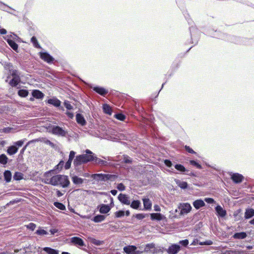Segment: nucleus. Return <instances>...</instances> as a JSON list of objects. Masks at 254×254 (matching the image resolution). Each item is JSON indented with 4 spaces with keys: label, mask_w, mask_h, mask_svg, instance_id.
Listing matches in <instances>:
<instances>
[{
    "label": "nucleus",
    "mask_w": 254,
    "mask_h": 254,
    "mask_svg": "<svg viewBox=\"0 0 254 254\" xmlns=\"http://www.w3.org/2000/svg\"><path fill=\"white\" fill-rule=\"evenodd\" d=\"M86 154H82L76 156L73 161L75 166L80 165L82 164L92 161L94 160V156L92 151L88 149L85 151Z\"/></svg>",
    "instance_id": "nucleus-1"
},
{
    "label": "nucleus",
    "mask_w": 254,
    "mask_h": 254,
    "mask_svg": "<svg viewBox=\"0 0 254 254\" xmlns=\"http://www.w3.org/2000/svg\"><path fill=\"white\" fill-rule=\"evenodd\" d=\"M51 182L52 185L61 186L64 188L67 187L70 184L68 177L62 175L54 176L52 177Z\"/></svg>",
    "instance_id": "nucleus-2"
},
{
    "label": "nucleus",
    "mask_w": 254,
    "mask_h": 254,
    "mask_svg": "<svg viewBox=\"0 0 254 254\" xmlns=\"http://www.w3.org/2000/svg\"><path fill=\"white\" fill-rule=\"evenodd\" d=\"M91 178L97 181H107L114 180L117 178V176L111 174H94L91 175Z\"/></svg>",
    "instance_id": "nucleus-3"
},
{
    "label": "nucleus",
    "mask_w": 254,
    "mask_h": 254,
    "mask_svg": "<svg viewBox=\"0 0 254 254\" xmlns=\"http://www.w3.org/2000/svg\"><path fill=\"white\" fill-rule=\"evenodd\" d=\"M51 132L53 134L62 137H65L67 134V130L58 126H52Z\"/></svg>",
    "instance_id": "nucleus-4"
},
{
    "label": "nucleus",
    "mask_w": 254,
    "mask_h": 254,
    "mask_svg": "<svg viewBox=\"0 0 254 254\" xmlns=\"http://www.w3.org/2000/svg\"><path fill=\"white\" fill-rule=\"evenodd\" d=\"M179 209H181L180 214L183 215L190 212L191 209V206L188 203H181L179 206Z\"/></svg>",
    "instance_id": "nucleus-5"
},
{
    "label": "nucleus",
    "mask_w": 254,
    "mask_h": 254,
    "mask_svg": "<svg viewBox=\"0 0 254 254\" xmlns=\"http://www.w3.org/2000/svg\"><path fill=\"white\" fill-rule=\"evenodd\" d=\"M136 249L134 246H128L124 248V251L127 254H140L139 252L136 251Z\"/></svg>",
    "instance_id": "nucleus-6"
},
{
    "label": "nucleus",
    "mask_w": 254,
    "mask_h": 254,
    "mask_svg": "<svg viewBox=\"0 0 254 254\" xmlns=\"http://www.w3.org/2000/svg\"><path fill=\"white\" fill-rule=\"evenodd\" d=\"M180 246L177 244H173L167 250V252L169 254H177L180 250Z\"/></svg>",
    "instance_id": "nucleus-7"
},
{
    "label": "nucleus",
    "mask_w": 254,
    "mask_h": 254,
    "mask_svg": "<svg viewBox=\"0 0 254 254\" xmlns=\"http://www.w3.org/2000/svg\"><path fill=\"white\" fill-rule=\"evenodd\" d=\"M40 58L48 63H52L54 60V59L46 52H40Z\"/></svg>",
    "instance_id": "nucleus-8"
},
{
    "label": "nucleus",
    "mask_w": 254,
    "mask_h": 254,
    "mask_svg": "<svg viewBox=\"0 0 254 254\" xmlns=\"http://www.w3.org/2000/svg\"><path fill=\"white\" fill-rule=\"evenodd\" d=\"M119 200L122 203L126 205H129L130 201L128 196L125 194L120 193L118 197Z\"/></svg>",
    "instance_id": "nucleus-9"
},
{
    "label": "nucleus",
    "mask_w": 254,
    "mask_h": 254,
    "mask_svg": "<svg viewBox=\"0 0 254 254\" xmlns=\"http://www.w3.org/2000/svg\"><path fill=\"white\" fill-rule=\"evenodd\" d=\"M70 242L75 246H78L80 247L85 246V244L81 238L77 237H72L70 239Z\"/></svg>",
    "instance_id": "nucleus-10"
},
{
    "label": "nucleus",
    "mask_w": 254,
    "mask_h": 254,
    "mask_svg": "<svg viewBox=\"0 0 254 254\" xmlns=\"http://www.w3.org/2000/svg\"><path fill=\"white\" fill-rule=\"evenodd\" d=\"M231 179L235 183H240L242 182L244 177L238 173H235L232 175Z\"/></svg>",
    "instance_id": "nucleus-11"
},
{
    "label": "nucleus",
    "mask_w": 254,
    "mask_h": 254,
    "mask_svg": "<svg viewBox=\"0 0 254 254\" xmlns=\"http://www.w3.org/2000/svg\"><path fill=\"white\" fill-rule=\"evenodd\" d=\"M76 120L77 123L82 126H84L86 124V122L82 115L77 114L76 115Z\"/></svg>",
    "instance_id": "nucleus-12"
},
{
    "label": "nucleus",
    "mask_w": 254,
    "mask_h": 254,
    "mask_svg": "<svg viewBox=\"0 0 254 254\" xmlns=\"http://www.w3.org/2000/svg\"><path fill=\"white\" fill-rule=\"evenodd\" d=\"M93 89L102 96H105L108 92L107 90L101 87H94Z\"/></svg>",
    "instance_id": "nucleus-13"
},
{
    "label": "nucleus",
    "mask_w": 254,
    "mask_h": 254,
    "mask_svg": "<svg viewBox=\"0 0 254 254\" xmlns=\"http://www.w3.org/2000/svg\"><path fill=\"white\" fill-rule=\"evenodd\" d=\"M98 208H99V211L101 213H107L111 209L109 205L104 204L100 205Z\"/></svg>",
    "instance_id": "nucleus-14"
},
{
    "label": "nucleus",
    "mask_w": 254,
    "mask_h": 254,
    "mask_svg": "<svg viewBox=\"0 0 254 254\" xmlns=\"http://www.w3.org/2000/svg\"><path fill=\"white\" fill-rule=\"evenodd\" d=\"M144 208L145 210H150L152 207V202L149 198H143L142 199Z\"/></svg>",
    "instance_id": "nucleus-15"
},
{
    "label": "nucleus",
    "mask_w": 254,
    "mask_h": 254,
    "mask_svg": "<svg viewBox=\"0 0 254 254\" xmlns=\"http://www.w3.org/2000/svg\"><path fill=\"white\" fill-rule=\"evenodd\" d=\"M215 210L218 214L221 217H224L226 215V211L220 205L215 207Z\"/></svg>",
    "instance_id": "nucleus-16"
},
{
    "label": "nucleus",
    "mask_w": 254,
    "mask_h": 254,
    "mask_svg": "<svg viewBox=\"0 0 254 254\" xmlns=\"http://www.w3.org/2000/svg\"><path fill=\"white\" fill-rule=\"evenodd\" d=\"M193 206L197 209L205 205V203L201 199H197L193 202Z\"/></svg>",
    "instance_id": "nucleus-17"
},
{
    "label": "nucleus",
    "mask_w": 254,
    "mask_h": 254,
    "mask_svg": "<svg viewBox=\"0 0 254 254\" xmlns=\"http://www.w3.org/2000/svg\"><path fill=\"white\" fill-rule=\"evenodd\" d=\"M150 217L152 220L160 221L163 219L164 216L161 213H151Z\"/></svg>",
    "instance_id": "nucleus-18"
},
{
    "label": "nucleus",
    "mask_w": 254,
    "mask_h": 254,
    "mask_svg": "<svg viewBox=\"0 0 254 254\" xmlns=\"http://www.w3.org/2000/svg\"><path fill=\"white\" fill-rule=\"evenodd\" d=\"M32 96L37 99H42L44 97V94L38 90H34L32 93Z\"/></svg>",
    "instance_id": "nucleus-19"
},
{
    "label": "nucleus",
    "mask_w": 254,
    "mask_h": 254,
    "mask_svg": "<svg viewBox=\"0 0 254 254\" xmlns=\"http://www.w3.org/2000/svg\"><path fill=\"white\" fill-rule=\"evenodd\" d=\"M93 161H94L96 164L101 166H108L109 165V163L107 161L102 160L95 156H94V160Z\"/></svg>",
    "instance_id": "nucleus-20"
},
{
    "label": "nucleus",
    "mask_w": 254,
    "mask_h": 254,
    "mask_svg": "<svg viewBox=\"0 0 254 254\" xmlns=\"http://www.w3.org/2000/svg\"><path fill=\"white\" fill-rule=\"evenodd\" d=\"M43 251L45 252L47 254H59V251L57 250L52 249L49 247H45L43 249Z\"/></svg>",
    "instance_id": "nucleus-21"
},
{
    "label": "nucleus",
    "mask_w": 254,
    "mask_h": 254,
    "mask_svg": "<svg viewBox=\"0 0 254 254\" xmlns=\"http://www.w3.org/2000/svg\"><path fill=\"white\" fill-rule=\"evenodd\" d=\"M247 235L245 232L236 233L233 236V237L235 239H244L246 238Z\"/></svg>",
    "instance_id": "nucleus-22"
},
{
    "label": "nucleus",
    "mask_w": 254,
    "mask_h": 254,
    "mask_svg": "<svg viewBox=\"0 0 254 254\" xmlns=\"http://www.w3.org/2000/svg\"><path fill=\"white\" fill-rule=\"evenodd\" d=\"M48 103L55 107H59L61 105V101L57 98L50 99L48 100Z\"/></svg>",
    "instance_id": "nucleus-23"
},
{
    "label": "nucleus",
    "mask_w": 254,
    "mask_h": 254,
    "mask_svg": "<svg viewBox=\"0 0 254 254\" xmlns=\"http://www.w3.org/2000/svg\"><path fill=\"white\" fill-rule=\"evenodd\" d=\"M254 216V210L252 208L248 209L245 213V217L249 219Z\"/></svg>",
    "instance_id": "nucleus-24"
},
{
    "label": "nucleus",
    "mask_w": 254,
    "mask_h": 254,
    "mask_svg": "<svg viewBox=\"0 0 254 254\" xmlns=\"http://www.w3.org/2000/svg\"><path fill=\"white\" fill-rule=\"evenodd\" d=\"M18 151V148L15 145L9 146L7 150V152L9 155H12L15 154Z\"/></svg>",
    "instance_id": "nucleus-25"
},
{
    "label": "nucleus",
    "mask_w": 254,
    "mask_h": 254,
    "mask_svg": "<svg viewBox=\"0 0 254 254\" xmlns=\"http://www.w3.org/2000/svg\"><path fill=\"white\" fill-rule=\"evenodd\" d=\"M20 82V77L19 76H14L13 77L12 79L10 81L9 84L11 86H16L18 85L19 82Z\"/></svg>",
    "instance_id": "nucleus-26"
},
{
    "label": "nucleus",
    "mask_w": 254,
    "mask_h": 254,
    "mask_svg": "<svg viewBox=\"0 0 254 254\" xmlns=\"http://www.w3.org/2000/svg\"><path fill=\"white\" fill-rule=\"evenodd\" d=\"M88 240L90 243L96 246H101L104 244V241L98 240L93 238L89 237L88 238Z\"/></svg>",
    "instance_id": "nucleus-27"
},
{
    "label": "nucleus",
    "mask_w": 254,
    "mask_h": 254,
    "mask_svg": "<svg viewBox=\"0 0 254 254\" xmlns=\"http://www.w3.org/2000/svg\"><path fill=\"white\" fill-rule=\"evenodd\" d=\"M7 42L13 50H14L15 51H17V50L18 49V45L14 41L11 39H8L7 40Z\"/></svg>",
    "instance_id": "nucleus-28"
},
{
    "label": "nucleus",
    "mask_w": 254,
    "mask_h": 254,
    "mask_svg": "<svg viewBox=\"0 0 254 254\" xmlns=\"http://www.w3.org/2000/svg\"><path fill=\"white\" fill-rule=\"evenodd\" d=\"M72 180L75 185H80L83 183V179L76 176L72 177Z\"/></svg>",
    "instance_id": "nucleus-29"
},
{
    "label": "nucleus",
    "mask_w": 254,
    "mask_h": 254,
    "mask_svg": "<svg viewBox=\"0 0 254 254\" xmlns=\"http://www.w3.org/2000/svg\"><path fill=\"white\" fill-rule=\"evenodd\" d=\"M4 180L6 182H9L11 179V173L9 171H5L4 172Z\"/></svg>",
    "instance_id": "nucleus-30"
},
{
    "label": "nucleus",
    "mask_w": 254,
    "mask_h": 254,
    "mask_svg": "<svg viewBox=\"0 0 254 254\" xmlns=\"http://www.w3.org/2000/svg\"><path fill=\"white\" fill-rule=\"evenodd\" d=\"M103 111L105 113L111 115L112 114V109L110 106L107 104H104L103 107Z\"/></svg>",
    "instance_id": "nucleus-31"
},
{
    "label": "nucleus",
    "mask_w": 254,
    "mask_h": 254,
    "mask_svg": "<svg viewBox=\"0 0 254 254\" xmlns=\"http://www.w3.org/2000/svg\"><path fill=\"white\" fill-rule=\"evenodd\" d=\"M177 185L182 189H185L188 187V184L186 182L181 181L180 180L176 181Z\"/></svg>",
    "instance_id": "nucleus-32"
},
{
    "label": "nucleus",
    "mask_w": 254,
    "mask_h": 254,
    "mask_svg": "<svg viewBox=\"0 0 254 254\" xmlns=\"http://www.w3.org/2000/svg\"><path fill=\"white\" fill-rule=\"evenodd\" d=\"M105 219V216L102 215H98L93 218L95 222L98 223L103 221Z\"/></svg>",
    "instance_id": "nucleus-33"
},
{
    "label": "nucleus",
    "mask_w": 254,
    "mask_h": 254,
    "mask_svg": "<svg viewBox=\"0 0 254 254\" xmlns=\"http://www.w3.org/2000/svg\"><path fill=\"white\" fill-rule=\"evenodd\" d=\"M141 203L139 200H133L131 204L130 207L133 209H137L140 206Z\"/></svg>",
    "instance_id": "nucleus-34"
},
{
    "label": "nucleus",
    "mask_w": 254,
    "mask_h": 254,
    "mask_svg": "<svg viewBox=\"0 0 254 254\" xmlns=\"http://www.w3.org/2000/svg\"><path fill=\"white\" fill-rule=\"evenodd\" d=\"M8 158L5 154H1L0 155V163L5 165L7 163Z\"/></svg>",
    "instance_id": "nucleus-35"
},
{
    "label": "nucleus",
    "mask_w": 254,
    "mask_h": 254,
    "mask_svg": "<svg viewBox=\"0 0 254 254\" xmlns=\"http://www.w3.org/2000/svg\"><path fill=\"white\" fill-rule=\"evenodd\" d=\"M35 234L40 236H45L48 234V232L41 228H39L36 232Z\"/></svg>",
    "instance_id": "nucleus-36"
},
{
    "label": "nucleus",
    "mask_w": 254,
    "mask_h": 254,
    "mask_svg": "<svg viewBox=\"0 0 254 254\" xmlns=\"http://www.w3.org/2000/svg\"><path fill=\"white\" fill-rule=\"evenodd\" d=\"M31 42L33 43L34 46L37 48H41L40 45L39 44L35 36H33L31 39Z\"/></svg>",
    "instance_id": "nucleus-37"
},
{
    "label": "nucleus",
    "mask_w": 254,
    "mask_h": 254,
    "mask_svg": "<svg viewBox=\"0 0 254 254\" xmlns=\"http://www.w3.org/2000/svg\"><path fill=\"white\" fill-rule=\"evenodd\" d=\"M23 175L20 172H15L13 176V179L18 181L23 179Z\"/></svg>",
    "instance_id": "nucleus-38"
},
{
    "label": "nucleus",
    "mask_w": 254,
    "mask_h": 254,
    "mask_svg": "<svg viewBox=\"0 0 254 254\" xmlns=\"http://www.w3.org/2000/svg\"><path fill=\"white\" fill-rule=\"evenodd\" d=\"M54 205L58 208L62 210H64L65 209V206L62 203L59 202H55L54 203Z\"/></svg>",
    "instance_id": "nucleus-39"
},
{
    "label": "nucleus",
    "mask_w": 254,
    "mask_h": 254,
    "mask_svg": "<svg viewBox=\"0 0 254 254\" xmlns=\"http://www.w3.org/2000/svg\"><path fill=\"white\" fill-rule=\"evenodd\" d=\"M18 95L23 97H26L28 94V91L26 90L21 89L18 91Z\"/></svg>",
    "instance_id": "nucleus-40"
},
{
    "label": "nucleus",
    "mask_w": 254,
    "mask_h": 254,
    "mask_svg": "<svg viewBox=\"0 0 254 254\" xmlns=\"http://www.w3.org/2000/svg\"><path fill=\"white\" fill-rule=\"evenodd\" d=\"M175 168L178 171L181 172H185L186 170L185 168L181 164H176Z\"/></svg>",
    "instance_id": "nucleus-41"
},
{
    "label": "nucleus",
    "mask_w": 254,
    "mask_h": 254,
    "mask_svg": "<svg viewBox=\"0 0 254 254\" xmlns=\"http://www.w3.org/2000/svg\"><path fill=\"white\" fill-rule=\"evenodd\" d=\"M115 117L120 121H124L125 119V116L122 114H116Z\"/></svg>",
    "instance_id": "nucleus-42"
},
{
    "label": "nucleus",
    "mask_w": 254,
    "mask_h": 254,
    "mask_svg": "<svg viewBox=\"0 0 254 254\" xmlns=\"http://www.w3.org/2000/svg\"><path fill=\"white\" fill-rule=\"evenodd\" d=\"M123 159H124V162L126 163H131V162H132L131 159L130 158V157H129L127 155H124Z\"/></svg>",
    "instance_id": "nucleus-43"
},
{
    "label": "nucleus",
    "mask_w": 254,
    "mask_h": 254,
    "mask_svg": "<svg viewBox=\"0 0 254 254\" xmlns=\"http://www.w3.org/2000/svg\"><path fill=\"white\" fill-rule=\"evenodd\" d=\"M43 142L45 144L50 145V146H51L53 148H54L55 146V145L54 144V143L52 142L50 140H48V139H47L46 138H44L43 139Z\"/></svg>",
    "instance_id": "nucleus-44"
},
{
    "label": "nucleus",
    "mask_w": 254,
    "mask_h": 254,
    "mask_svg": "<svg viewBox=\"0 0 254 254\" xmlns=\"http://www.w3.org/2000/svg\"><path fill=\"white\" fill-rule=\"evenodd\" d=\"M116 216L118 218L124 216L125 215V211L123 210H120L118 211H117L115 213Z\"/></svg>",
    "instance_id": "nucleus-45"
},
{
    "label": "nucleus",
    "mask_w": 254,
    "mask_h": 254,
    "mask_svg": "<svg viewBox=\"0 0 254 254\" xmlns=\"http://www.w3.org/2000/svg\"><path fill=\"white\" fill-rule=\"evenodd\" d=\"M26 227L27 229L33 231L36 228V225L34 223H30L29 224L26 225Z\"/></svg>",
    "instance_id": "nucleus-46"
},
{
    "label": "nucleus",
    "mask_w": 254,
    "mask_h": 254,
    "mask_svg": "<svg viewBox=\"0 0 254 254\" xmlns=\"http://www.w3.org/2000/svg\"><path fill=\"white\" fill-rule=\"evenodd\" d=\"M64 105L68 110H71L73 109V106L70 104L69 101H65L64 103Z\"/></svg>",
    "instance_id": "nucleus-47"
},
{
    "label": "nucleus",
    "mask_w": 254,
    "mask_h": 254,
    "mask_svg": "<svg viewBox=\"0 0 254 254\" xmlns=\"http://www.w3.org/2000/svg\"><path fill=\"white\" fill-rule=\"evenodd\" d=\"M180 245L184 247H187L189 244V241L187 239L180 241L179 243Z\"/></svg>",
    "instance_id": "nucleus-48"
},
{
    "label": "nucleus",
    "mask_w": 254,
    "mask_h": 254,
    "mask_svg": "<svg viewBox=\"0 0 254 254\" xmlns=\"http://www.w3.org/2000/svg\"><path fill=\"white\" fill-rule=\"evenodd\" d=\"M146 215H147V214H142V213L137 214L135 216V217L137 219L141 220V219L144 218Z\"/></svg>",
    "instance_id": "nucleus-49"
},
{
    "label": "nucleus",
    "mask_w": 254,
    "mask_h": 254,
    "mask_svg": "<svg viewBox=\"0 0 254 254\" xmlns=\"http://www.w3.org/2000/svg\"><path fill=\"white\" fill-rule=\"evenodd\" d=\"M117 188L120 191H123L125 190V187L123 183H120L118 185Z\"/></svg>",
    "instance_id": "nucleus-50"
},
{
    "label": "nucleus",
    "mask_w": 254,
    "mask_h": 254,
    "mask_svg": "<svg viewBox=\"0 0 254 254\" xmlns=\"http://www.w3.org/2000/svg\"><path fill=\"white\" fill-rule=\"evenodd\" d=\"M154 247H155V245L153 244H147V245H146V247H145V251H148L150 249L154 248Z\"/></svg>",
    "instance_id": "nucleus-51"
},
{
    "label": "nucleus",
    "mask_w": 254,
    "mask_h": 254,
    "mask_svg": "<svg viewBox=\"0 0 254 254\" xmlns=\"http://www.w3.org/2000/svg\"><path fill=\"white\" fill-rule=\"evenodd\" d=\"M72 161L68 160V161L65 163L64 168L65 169H68L70 168L71 166V164Z\"/></svg>",
    "instance_id": "nucleus-52"
},
{
    "label": "nucleus",
    "mask_w": 254,
    "mask_h": 254,
    "mask_svg": "<svg viewBox=\"0 0 254 254\" xmlns=\"http://www.w3.org/2000/svg\"><path fill=\"white\" fill-rule=\"evenodd\" d=\"M190 163L192 165L196 166L197 168H199V169L201 168L200 165H199L198 163H197L196 162H195L194 160H191L190 161Z\"/></svg>",
    "instance_id": "nucleus-53"
},
{
    "label": "nucleus",
    "mask_w": 254,
    "mask_h": 254,
    "mask_svg": "<svg viewBox=\"0 0 254 254\" xmlns=\"http://www.w3.org/2000/svg\"><path fill=\"white\" fill-rule=\"evenodd\" d=\"M75 152L73 151H71L69 153L68 160L72 161L74 156H75Z\"/></svg>",
    "instance_id": "nucleus-54"
},
{
    "label": "nucleus",
    "mask_w": 254,
    "mask_h": 254,
    "mask_svg": "<svg viewBox=\"0 0 254 254\" xmlns=\"http://www.w3.org/2000/svg\"><path fill=\"white\" fill-rule=\"evenodd\" d=\"M212 244H213V242L211 241L208 240V241H206L204 242L200 243L199 245H211Z\"/></svg>",
    "instance_id": "nucleus-55"
},
{
    "label": "nucleus",
    "mask_w": 254,
    "mask_h": 254,
    "mask_svg": "<svg viewBox=\"0 0 254 254\" xmlns=\"http://www.w3.org/2000/svg\"><path fill=\"white\" fill-rule=\"evenodd\" d=\"M205 201L208 203H213L215 202L214 200L212 198H205Z\"/></svg>",
    "instance_id": "nucleus-56"
},
{
    "label": "nucleus",
    "mask_w": 254,
    "mask_h": 254,
    "mask_svg": "<svg viewBox=\"0 0 254 254\" xmlns=\"http://www.w3.org/2000/svg\"><path fill=\"white\" fill-rule=\"evenodd\" d=\"M186 150L190 153H195V152L191 148H190L189 146H185Z\"/></svg>",
    "instance_id": "nucleus-57"
},
{
    "label": "nucleus",
    "mask_w": 254,
    "mask_h": 254,
    "mask_svg": "<svg viewBox=\"0 0 254 254\" xmlns=\"http://www.w3.org/2000/svg\"><path fill=\"white\" fill-rule=\"evenodd\" d=\"M24 143V140H19L18 141H16V142H15V144L17 146H18V147H20Z\"/></svg>",
    "instance_id": "nucleus-58"
},
{
    "label": "nucleus",
    "mask_w": 254,
    "mask_h": 254,
    "mask_svg": "<svg viewBox=\"0 0 254 254\" xmlns=\"http://www.w3.org/2000/svg\"><path fill=\"white\" fill-rule=\"evenodd\" d=\"M164 163H165V165L169 167H171V166L172 165V162L169 160H165L164 161Z\"/></svg>",
    "instance_id": "nucleus-59"
},
{
    "label": "nucleus",
    "mask_w": 254,
    "mask_h": 254,
    "mask_svg": "<svg viewBox=\"0 0 254 254\" xmlns=\"http://www.w3.org/2000/svg\"><path fill=\"white\" fill-rule=\"evenodd\" d=\"M11 75L12 77H15V76H19L18 72L16 70H13L11 72Z\"/></svg>",
    "instance_id": "nucleus-60"
},
{
    "label": "nucleus",
    "mask_w": 254,
    "mask_h": 254,
    "mask_svg": "<svg viewBox=\"0 0 254 254\" xmlns=\"http://www.w3.org/2000/svg\"><path fill=\"white\" fill-rule=\"evenodd\" d=\"M66 114L70 119H72L74 117L73 114L70 112H66Z\"/></svg>",
    "instance_id": "nucleus-61"
},
{
    "label": "nucleus",
    "mask_w": 254,
    "mask_h": 254,
    "mask_svg": "<svg viewBox=\"0 0 254 254\" xmlns=\"http://www.w3.org/2000/svg\"><path fill=\"white\" fill-rule=\"evenodd\" d=\"M51 235H54L56 233L58 232V230L56 229H51L50 230Z\"/></svg>",
    "instance_id": "nucleus-62"
},
{
    "label": "nucleus",
    "mask_w": 254,
    "mask_h": 254,
    "mask_svg": "<svg viewBox=\"0 0 254 254\" xmlns=\"http://www.w3.org/2000/svg\"><path fill=\"white\" fill-rule=\"evenodd\" d=\"M52 178L48 179L47 178L45 179V183L48 184H51L52 185V182H51Z\"/></svg>",
    "instance_id": "nucleus-63"
},
{
    "label": "nucleus",
    "mask_w": 254,
    "mask_h": 254,
    "mask_svg": "<svg viewBox=\"0 0 254 254\" xmlns=\"http://www.w3.org/2000/svg\"><path fill=\"white\" fill-rule=\"evenodd\" d=\"M154 210L156 211H160L161 209L158 205H155L154 206Z\"/></svg>",
    "instance_id": "nucleus-64"
}]
</instances>
